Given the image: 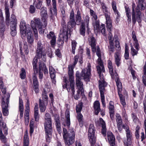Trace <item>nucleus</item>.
<instances>
[{"instance_id":"f257e3e1","label":"nucleus","mask_w":146,"mask_h":146,"mask_svg":"<svg viewBox=\"0 0 146 146\" xmlns=\"http://www.w3.org/2000/svg\"><path fill=\"white\" fill-rule=\"evenodd\" d=\"M75 66L72 64H70L68 66V74L69 75V81L67 79L66 77H63V82L64 83L62 84V87L63 89H66L68 92L70 91V89L72 95H74L75 82L74 78L73 76V69Z\"/></svg>"},{"instance_id":"f03ea898","label":"nucleus","mask_w":146,"mask_h":146,"mask_svg":"<svg viewBox=\"0 0 146 146\" xmlns=\"http://www.w3.org/2000/svg\"><path fill=\"white\" fill-rule=\"evenodd\" d=\"M20 27L22 38L24 39L26 36L28 42L31 44L33 43L34 39L33 37V35L31 32V28L29 26H27L25 23L24 21H21Z\"/></svg>"},{"instance_id":"7ed1b4c3","label":"nucleus","mask_w":146,"mask_h":146,"mask_svg":"<svg viewBox=\"0 0 146 146\" xmlns=\"http://www.w3.org/2000/svg\"><path fill=\"white\" fill-rule=\"evenodd\" d=\"M61 25L60 33L57 41V44L60 46H62L63 44L64 41H67L68 38V28L66 23L63 19L61 22Z\"/></svg>"},{"instance_id":"20e7f679","label":"nucleus","mask_w":146,"mask_h":146,"mask_svg":"<svg viewBox=\"0 0 146 146\" xmlns=\"http://www.w3.org/2000/svg\"><path fill=\"white\" fill-rule=\"evenodd\" d=\"M63 138L66 145L69 146L72 145L74 142L75 133L72 128L67 129L64 128L63 129Z\"/></svg>"},{"instance_id":"39448f33","label":"nucleus","mask_w":146,"mask_h":146,"mask_svg":"<svg viewBox=\"0 0 146 146\" xmlns=\"http://www.w3.org/2000/svg\"><path fill=\"white\" fill-rule=\"evenodd\" d=\"M98 73L99 74V76L100 80H99V88L101 100L102 105L103 107L106 106L105 101V97L104 93L105 91V87L107 86L106 82L104 80V76L102 74L101 72L102 71V69H100V71L99 72L97 70Z\"/></svg>"},{"instance_id":"423d86ee","label":"nucleus","mask_w":146,"mask_h":146,"mask_svg":"<svg viewBox=\"0 0 146 146\" xmlns=\"http://www.w3.org/2000/svg\"><path fill=\"white\" fill-rule=\"evenodd\" d=\"M34 21H31V26L33 29V33L36 39H37L38 37L37 30L36 28L37 27L38 28V32L39 33L42 34L44 32L42 31V27H45L42 25V23L39 18H35L34 19Z\"/></svg>"},{"instance_id":"0eeeda50","label":"nucleus","mask_w":146,"mask_h":146,"mask_svg":"<svg viewBox=\"0 0 146 146\" xmlns=\"http://www.w3.org/2000/svg\"><path fill=\"white\" fill-rule=\"evenodd\" d=\"M50 90L49 88H44L42 93V99H40L39 103L40 112H44L46 108V106L48 104V96L47 94L49 92Z\"/></svg>"},{"instance_id":"6e6552de","label":"nucleus","mask_w":146,"mask_h":146,"mask_svg":"<svg viewBox=\"0 0 146 146\" xmlns=\"http://www.w3.org/2000/svg\"><path fill=\"white\" fill-rule=\"evenodd\" d=\"M46 142L49 143L51 138L52 126L51 120H45L44 123Z\"/></svg>"},{"instance_id":"1a4fd4ad","label":"nucleus","mask_w":146,"mask_h":146,"mask_svg":"<svg viewBox=\"0 0 146 146\" xmlns=\"http://www.w3.org/2000/svg\"><path fill=\"white\" fill-rule=\"evenodd\" d=\"M95 131V127L93 124L90 125L89 128L88 137L91 146H94L95 143V137L94 133Z\"/></svg>"},{"instance_id":"9d476101","label":"nucleus","mask_w":146,"mask_h":146,"mask_svg":"<svg viewBox=\"0 0 146 146\" xmlns=\"http://www.w3.org/2000/svg\"><path fill=\"white\" fill-rule=\"evenodd\" d=\"M91 66L90 63L88 64L86 69H83L81 72V75L83 79L86 82L89 81L91 75Z\"/></svg>"},{"instance_id":"9b49d317","label":"nucleus","mask_w":146,"mask_h":146,"mask_svg":"<svg viewBox=\"0 0 146 146\" xmlns=\"http://www.w3.org/2000/svg\"><path fill=\"white\" fill-rule=\"evenodd\" d=\"M6 95H7V98H6L5 101L4 98H3L2 103L3 113L5 116H7L9 114L8 110L7 108L9 103V98L10 96L9 93H7Z\"/></svg>"},{"instance_id":"f8f14e48","label":"nucleus","mask_w":146,"mask_h":146,"mask_svg":"<svg viewBox=\"0 0 146 146\" xmlns=\"http://www.w3.org/2000/svg\"><path fill=\"white\" fill-rule=\"evenodd\" d=\"M17 20L15 16L12 14L10 19V25L11 30V34L12 36H15L17 34L16 26Z\"/></svg>"},{"instance_id":"ddd939ff","label":"nucleus","mask_w":146,"mask_h":146,"mask_svg":"<svg viewBox=\"0 0 146 146\" xmlns=\"http://www.w3.org/2000/svg\"><path fill=\"white\" fill-rule=\"evenodd\" d=\"M96 54L98 57V64L99 65L97 66V70L99 72L100 71V69H102V71L104 72L105 70L103 62L101 59V54L100 52V48L99 46H98L96 50Z\"/></svg>"},{"instance_id":"4468645a","label":"nucleus","mask_w":146,"mask_h":146,"mask_svg":"<svg viewBox=\"0 0 146 146\" xmlns=\"http://www.w3.org/2000/svg\"><path fill=\"white\" fill-rule=\"evenodd\" d=\"M76 84L78 89L81 90L82 94H83L84 90L83 88V84L81 81V79L79 71H77L76 74Z\"/></svg>"},{"instance_id":"2eb2a0df","label":"nucleus","mask_w":146,"mask_h":146,"mask_svg":"<svg viewBox=\"0 0 146 146\" xmlns=\"http://www.w3.org/2000/svg\"><path fill=\"white\" fill-rule=\"evenodd\" d=\"M135 10L133 16V13L132 14V23L134 25L136 21L139 23H141L142 21V16L143 15V14H142L140 10H138L137 9V10Z\"/></svg>"},{"instance_id":"dca6fc26","label":"nucleus","mask_w":146,"mask_h":146,"mask_svg":"<svg viewBox=\"0 0 146 146\" xmlns=\"http://www.w3.org/2000/svg\"><path fill=\"white\" fill-rule=\"evenodd\" d=\"M40 14L42 20L44 23L43 26L46 27L47 25V20L48 17L46 8L43 7L41 9Z\"/></svg>"},{"instance_id":"f3484780","label":"nucleus","mask_w":146,"mask_h":146,"mask_svg":"<svg viewBox=\"0 0 146 146\" xmlns=\"http://www.w3.org/2000/svg\"><path fill=\"white\" fill-rule=\"evenodd\" d=\"M109 34L108 36L109 40V46H108L109 53L110 54L114 52L115 51V47L113 40L114 38H113V35L111 31L109 32Z\"/></svg>"},{"instance_id":"a211bd4d","label":"nucleus","mask_w":146,"mask_h":146,"mask_svg":"<svg viewBox=\"0 0 146 146\" xmlns=\"http://www.w3.org/2000/svg\"><path fill=\"white\" fill-rule=\"evenodd\" d=\"M89 44L91 46L92 52L96 50V40L93 35L89 36L88 38Z\"/></svg>"},{"instance_id":"6ab92c4d","label":"nucleus","mask_w":146,"mask_h":146,"mask_svg":"<svg viewBox=\"0 0 146 146\" xmlns=\"http://www.w3.org/2000/svg\"><path fill=\"white\" fill-rule=\"evenodd\" d=\"M36 53L35 57L40 60V61H46V54L43 50H36Z\"/></svg>"},{"instance_id":"aec40b11","label":"nucleus","mask_w":146,"mask_h":146,"mask_svg":"<svg viewBox=\"0 0 146 146\" xmlns=\"http://www.w3.org/2000/svg\"><path fill=\"white\" fill-rule=\"evenodd\" d=\"M77 23L74 18V10L72 9L70 13L69 21L68 23V26L71 27L73 28L76 25Z\"/></svg>"},{"instance_id":"412c9836","label":"nucleus","mask_w":146,"mask_h":146,"mask_svg":"<svg viewBox=\"0 0 146 146\" xmlns=\"http://www.w3.org/2000/svg\"><path fill=\"white\" fill-rule=\"evenodd\" d=\"M0 131L3 132V131L4 134L5 135L7 134V128L6 127V124L4 123L2 118V114L0 113Z\"/></svg>"},{"instance_id":"4be33fe9","label":"nucleus","mask_w":146,"mask_h":146,"mask_svg":"<svg viewBox=\"0 0 146 146\" xmlns=\"http://www.w3.org/2000/svg\"><path fill=\"white\" fill-rule=\"evenodd\" d=\"M53 9L52 11V9L50 8V12L51 15H50V17L53 19L54 16H56L57 15L56 2V0H52Z\"/></svg>"},{"instance_id":"5701e85b","label":"nucleus","mask_w":146,"mask_h":146,"mask_svg":"<svg viewBox=\"0 0 146 146\" xmlns=\"http://www.w3.org/2000/svg\"><path fill=\"white\" fill-rule=\"evenodd\" d=\"M107 138L111 146L115 145V137L112 133L110 131H108L107 133Z\"/></svg>"},{"instance_id":"b1692460","label":"nucleus","mask_w":146,"mask_h":146,"mask_svg":"<svg viewBox=\"0 0 146 146\" xmlns=\"http://www.w3.org/2000/svg\"><path fill=\"white\" fill-rule=\"evenodd\" d=\"M49 73L51 79L52 80V82L55 84L56 81L55 78H56V71L54 69L52 66H50L49 67Z\"/></svg>"},{"instance_id":"393cba45","label":"nucleus","mask_w":146,"mask_h":146,"mask_svg":"<svg viewBox=\"0 0 146 146\" xmlns=\"http://www.w3.org/2000/svg\"><path fill=\"white\" fill-rule=\"evenodd\" d=\"M126 134L127 138V142L126 144L125 143V146H129L128 144H130L131 143V140L132 139V133L131 131L127 129L126 130Z\"/></svg>"},{"instance_id":"a878e982","label":"nucleus","mask_w":146,"mask_h":146,"mask_svg":"<svg viewBox=\"0 0 146 146\" xmlns=\"http://www.w3.org/2000/svg\"><path fill=\"white\" fill-rule=\"evenodd\" d=\"M5 11L6 15V23L7 25L9 26V25L10 21V13L9 12V9L7 6V4H5Z\"/></svg>"},{"instance_id":"bb28decb","label":"nucleus","mask_w":146,"mask_h":146,"mask_svg":"<svg viewBox=\"0 0 146 146\" xmlns=\"http://www.w3.org/2000/svg\"><path fill=\"white\" fill-rule=\"evenodd\" d=\"M106 23L107 25V27L109 32L111 31L112 27V21L111 20L110 17V15H106L105 16Z\"/></svg>"},{"instance_id":"cd10ccee","label":"nucleus","mask_w":146,"mask_h":146,"mask_svg":"<svg viewBox=\"0 0 146 146\" xmlns=\"http://www.w3.org/2000/svg\"><path fill=\"white\" fill-rule=\"evenodd\" d=\"M75 20L77 24L78 25H80L82 22V18L80 12L78 9L77 10V12L75 15Z\"/></svg>"},{"instance_id":"c85d7f7f","label":"nucleus","mask_w":146,"mask_h":146,"mask_svg":"<svg viewBox=\"0 0 146 146\" xmlns=\"http://www.w3.org/2000/svg\"><path fill=\"white\" fill-rule=\"evenodd\" d=\"M100 122L102 126V133L103 135L105 136L106 135V127L105 121L102 118H100Z\"/></svg>"},{"instance_id":"c756f323","label":"nucleus","mask_w":146,"mask_h":146,"mask_svg":"<svg viewBox=\"0 0 146 146\" xmlns=\"http://www.w3.org/2000/svg\"><path fill=\"white\" fill-rule=\"evenodd\" d=\"M29 105V101L28 100H27L25 107V116L27 117V121L28 122L29 121V112L30 111Z\"/></svg>"},{"instance_id":"7c9ffc66","label":"nucleus","mask_w":146,"mask_h":146,"mask_svg":"<svg viewBox=\"0 0 146 146\" xmlns=\"http://www.w3.org/2000/svg\"><path fill=\"white\" fill-rule=\"evenodd\" d=\"M94 108L95 110V114L98 115L101 110L100 104L98 101H96L94 102Z\"/></svg>"},{"instance_id":"2f4dec72","label":"nucleus","mask_w":146,"mask_h":146,"mask_svg":"<svg viewBox=\"0 0 146 146\" xmlns=\"http://www.w3.org/2000/svg\"><path fill=\"white\" fill-rule=\"evenodd\" d=\"M144 2V0H138V3L137 5L135 10H137L143 11L145 9V7L144 6L143 4Z\"/></svg>"},{"instance_id":"473e14b6","label":"nucleus","mask_w":146,"mask_h":146,"mask_svg":"<svg viewBox=\"0 0 146 146\" xmlns=\"http://www.w3.org/2000/svg\"><path fill=\"white\" fill-rule=\"evenodd\" d=\"M132 38L133 40V44L135 48L137 49H138L139 43L136 38L135 33L134 31L132 32Z\"/></svg>"},{"instance_id":"72a5a7b5","label":"nucleus","mask_w":146,"mask_h":146,"mask_svg":"<svg viewBox=\"0 0 146 146\" xmlns=\"http://www.w3.org/2000/svg\"><path fill=\"white\" fill-rule=\"evenodd\" d=\"M43 0H34V5L37 9L41 8Z\"/></svg>"},{"instance_id":"f704fd0d","label":"nucleus","mask_w":146,"mask_h":146,"mask_svg":"<svg viewBox=\"0 0 146 146\" xmlns=\"http://www.w3.org/2000/svg\"><path fill=\"white\" fill-rule=\"evenodd\" d=\"M38 59L36 57H35L33 61V68L35 72L37 73L38 72Z\"/></svg>"},{"instance_id":"c9c22d12","label":"nucleus","mask_w":146,"mask_h":146,"mask_svg":"<svg viewBox=\"0 0 146 146\" xmlns=\"http://www.w3.org/2000/svg\"><path fill=\"white\" fill-rule=\"evenodd\" d=\"M111 5L115 14L116 15L117 18L118 19V17L120 16V15L117 9L116 3L114 1H113L111 3Z\"/></svg>"},{"instance_id":"e433bc0d","label":"nucleus","mask_w":146,"mask_h":146,"mask_svg":"<svg viewBox=\"0 0 146 146\" xmlns=\"http://www.w3.org/2000/svg\"><path fill=\"white\" fill-rule=\"evenodd\" d=\"M65 114V118L66 119V125L68 128H69L70 124L69 111H66Z\"/></svg>"},{"instance_id":"4c0bfd02","label":"nucleus","mask_w":146,"mask_h":146,"mask_svg":"<svg viewBox=\"0 0 146 146\" xmlns=\"http://www.w3.org/2000/svg\"><path fill=\"white\" fill-rule=\"evenodd\" d=\"M143 75L142 76V81L144 85L146 86V62L143 67Z\"/></svg>"},{"instance_id":"58836bf2","label":"nucleus","mask_w":146,"mask_h":146,"mask_svg":"<svg viewBox=\"0 0 146 146\" xmlns=\"http://www.w3.org/2000/svg\"><path fill=\"white\" fill-rule=\"evenodd\" d=\"M115 81L117 88L118 94H119L120 93H121V91L122 90L121 83L120 82L119 79L116 80Z\"/></svg>"},{"instance_id":"ea45409f","label":"nucleus","mask_w":146,"mask_h":146,"mask_svg":"<svg viewBox=\"0 0 146 146\" xmlns=\"http://www.w3.org/2000/svg\"><path fill=\"white\" fill-rule=\"evenodd\" d=\"M85 24L83 22L82 23L80 29V34L83 36H85Z\"/></svg>"},{"instance_id":"a19ab883","label":"nucleus","mask_w":146,"mask_h":146,"mask_svg":"<svg viewBox=\"0 0 146 146\" xmlns=\"http://www.w3.org/2000/svg\"><path fill=\"white\" fill-rule=\"evenodd\" d=\"M23 146H29V139L28 136L27 134L25 135L24 137Z\"/></svg>"},{"instance_id":"79ce46f5","label":"nucleus","mask_w":146,"mask_h":146,"mask_svg":"<svg viewBox=\"0 0 146 146\" xmlns=\"http://www.w3.org/2000/svg\"><path fill=\"white\" fill-rule=\"evenodd\" d=\"M114 39L115 40V46L116 48H117V49L119 50L121 48L119 45V40L117 35H115L114 36Z\"/></svg>"},{"instance_id":"37998d69","label":"nucleus","mask_w":146,"mask_h":146,"mask_svg":"<svg viewBox=\"0 0 146 146\" xmlns=\"http://www.w3.org/2000/svg\"><path fill=\"white\" fill-rule=\"evenodd\" d=\"M94 28L95 30H96L97 32H99L100 31V27L99 21L98 20L96 21L95 23H93Z\"/></svg>"},{"instance_id":"c03bdc74","label":"nucleus","mask_w":146,"mask_h":146,"mask_svg":"<svg viewBox=\"0 0 146 146\" xmlns=\"http://www.w3.org/2000/svg\"><path fill=\"white\" fill-rule=\"evenodd\" d=\"M125 8L126 14L128 18V20L131 21V14L130 9L129 7H125Z\"/></svg>"},{"instance_id":"a18cd8bd","label":"nucleus","mask_w":146,"mask_h":146,"mask_svg":"<svg viewBox=\"0 0 146 146\" xmlns=\"http://www.w3.org/2000/svg\"><path fill=\"white\" fill-rule=\"evenodd\" d=\"M102 9L104 13L105 16L107 15H110V13L108 12L107 7H106V5L104 3H102Z\"/></svg>"},{"instance_id":"49530a36","label":"nucleus","mask_w":146,"mask_h":146,"mask_svg":"<svg viewBox=\"0 0 146 146\" xmlns=\"http://www.w3.org/2000/svg\"><path fill=\"white\" fill-rule=\"evenodd\" d=\"M120 98V102L122 105L124 107L126 104L125 99L123 97L122 95L121 94V93H120L119 94H118Z\"/></svg>"},{"instance_id":"de8ad7c7","label":"nucleus","mask_w":146,"mask_h":146,"mask_svg":"<svg viewBox=\"0 0 146 146\" xmlns=\"http://www.w3.org/2000/svg\"><path fill=\"white\" fill-rule=\"evenodd\" d=\"M34 122L33 121L31 120L30 121L29 126L30 127V136H31L32 133H33L34 131Z\"/></svg>"},{"instance_id":"09e8293b","label":"nucleus","mask_w":146,"mask_h":146,"mask_svg":"<svg viewBox=\"0 0 146 146\" xmlns=\"http://www.w3.org/2000/svg\"><path fill=\"white\" fill-rule=\"evenodd\" d=\"M26 71L24 68H22L21 69V73L20 74L21 78L22 79H24L26 78Z\"/></svg>"},{"instance_id":"8fccbe9b","label":"nucleus","mask_w":146,"mask_h":146,"mask_svg":"<svg viewBox=\"0 0 146 146\" xmlns=\"http://www.w3.org/2000/svg\"><path fill=\"white\" fill-rule=\"evenodd\" d=\"M131 54L133 56H134L135 55H136L137 54V53H138V50L139 49V45H138V49H137L136 48L137 50L133 48V47L132 46L131 44Z\"/></svg>"},{"instance_id":"3c124183","label":"nucleus","mask_w":146,"mask_h":146,"mask_svg":"<svg viewBox=\"0 0 146 146\" xmlns=\"http://www.w3.org/2000/svg\"><path fill=\"white\" fill-rule=\"evenodd\" d=\"M77 44V42L75 40L72 41V52L74 54L75 53V50Z\"/></svg>"},{"instance_id":"603ef678","label":"nucleus","mask_w":146,"mask_h":146,"mask_svg":"<svg viewBox=\"0 0 146 146\" xmlns=\"http://www.w3.org/2000/svg\"><path fill=\"white\" fill-rule=\"evenodd\" d=\"M77 119L80 124H82L83 122V116L80 113H77Z\"/></svg>"},{"instance_id":"864d4df0","label":"nucleus","mask_w":146,"mask_h":146,"mask_svg":"<svg viewBox=\"0 0 146 146\" xmlns=\"http://www.w3.org/2000/svg\"><path fill=\"white\" fill-rule=\"evenodd\" d=\"M100 30L104 36L106 35V33L105 25L104 24H102L100 27Z\"/></svg>"},{"instance_id":"5fc2aeb1","label":"nucleus","mask_w":146,"mask_h":146,"mask_svg":"<svg viewBox=\"0 0 146 146\" xmlns=\"http://www.w3.org/2000/svg\"><path fill=\"white\" fill-rule=\"evenodd\" d=\"M82 108V103H79L78 105L76 106V110L78 113H80Z\"/></svg>"},{"instance_id":"6e6d98bb","label":"nucleus","mask_w":146,"mask_h":146,"mask_svg":"<svg viewBox=\"0 0 146 146\" xmlns=\"http://www.w3.org/2000/svg\"><path fill=\"white\" fill-rule=\"evenodd\" d=\"M90 20V18L88 16L86 15V16L84 19V24L85 23L86 24L87 26V30L88 31L89 30V28H88V24Z\"/></svg>"},{"instance_id":"4d7b16f0","label":"nucleus","mask_w":146,"mask_h":146,"mask_svg":"<svg viewBox=\"0 0 146 146\" xmlns=\"http://www.w3.org/2000/svg\"><path fill=\"white\" fill-rule=\"evenodd\" d=\"M32 79L34 86L39 85L37 78L36 75H34L33 76Z\"/></svg>"},{"instance_id":"13d9d810","label":"nucleus","mask_w":146,"mask_h":146,"mask_svg":"<svg viewBox=\"0 0 146 146\" xmlns=\"http://www.w3.org/2000/svg\"><path fill=\"white\" fill-rule=\"evenodd\" d=\"M108 67L109 69V72L110 74H112L113 71V66H112V62H111L109 60L108 63Z\"/></svg>"},{"instance_id":"bf43d9fd","label":"nucleus","mask_w":146,"mask_h":146,"mask_svg":"<svg viewBox=\"0 0 146 146\" xmlns=\"http://www.w3.org/2000/svg\"><path fill=\"white\" fill-rule=\"evenodd\" d=\"M110 74L112 78L113 79H114L115 81L117 79H119L118 75L117 73L115 72L114 73L113 71L112 73Z\"/></svg>"},{"instance_id":"052dcab7","label":"nucleus","mask_w":146,"mask_h":146,"mask_svg":"<svg viewBox=\"0 0 146 146\" xmlns=\"http://www.w3.org/2000/svg\"><path fill=\"white\" fill-rule=\"evenodd\" d=\"M44 61L42 60L41 61V62H39V70H42L43 68H44V66H46L45 64L43 62Z\"/></svg>"},{"instance_id":"680f3d73","label":"nucleus","mask_w":146,"mask_h":146,"mask_svg":"<svg viewBox=\"0 0 146 146\" xmlns=\"http://www.w3.org/2000/svg\"><path fill=\"white\" fill-rule=\"evenodd\" d=\"M124 57L125 59L126 60H127L129 59V53L128 52V49L127 46L125 47Z\"/></svg>"},{"instance_id":"e2e57ef3","label":"nucleus","mask_w":146,"mask_h":146,"mask_svg":"<svg viewBox=\"0 0 146 146\" xmlns=\"http://www.w3.org/2000/svg\"><path fill=\"white\" fill-rule=\"evenodd\" d=\"M90 13L91 15L93 17L94 19L96 21L97 20L98 17L95 13L92 10H90Z\"/></svg>"},{"instance_id":"0e129e2a","label":"nucleus","mask_w":146,"mask_h":146,"mask_svg":"<svg viewBox=\"0 0 146 146\" xmlns=\"http://www.w3.org/2000/svg\"><path fill=\"white\" fill-rule=\"evenodd\" d=\"M0 29L1 35L2 36L3 35L4 32L5 30V25H0Z\"/></svg>"},{"instance_id":"69168bd1","label":"nucleus","mask_w":146,"mask_h":146,"mask_svg":"<svg viewBox=\"0 0 146 146\" xmlns=\"http://www.w3.org/2000/svg\"><path fill=\"white\" fill-rule=\"evenodd\" d=\"M43 50L42 44L41 43L40 41H38L37 44L36 50Z\"/></svg>"},{"instance_id":"338daca9","label":"nucleus","mask_w":146,"mask_h":146,"mask_svg":"<svg viewBox=\"0 0 146 146\" xmlns=\"http://www.w3.org/2000/svg\"><path fill=\"white\" fill-rule=\"evenodd\" d=\"M56 124L60 123L59 120V117L58 115L57 114H55L54 115Z\"/></svg>"},{"instance_id":"774afa93","label":"nucleus","mask_w":146,"mask_h":146,"mask_svg":"<svg viewBox=\"0 0 146 146\" xmlns=\"http://www.w3.org/2000/svg\"><path fill=\"white\" fill-rule=\"evenodd\" d=\"M81 92V90L78 89L77 91V94L74 96V97L75 99L78 100L80 97V92Z\"/></svg>"}]
</instances>
